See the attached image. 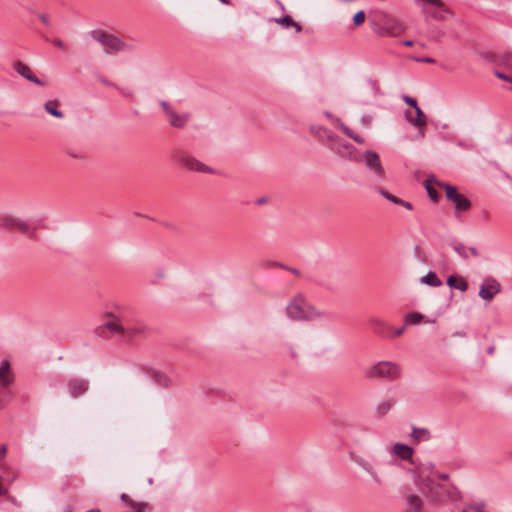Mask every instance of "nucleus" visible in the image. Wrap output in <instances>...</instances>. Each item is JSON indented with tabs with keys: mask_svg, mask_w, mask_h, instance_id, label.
<instances>
[{
	"mask_svg": "<svg viewBox=\"0 0 512 512\" xmlns=\"http://www.w3.org/2000/svg\"><path fill=\"white\" fill-rule=\"evenodd\" d=\"M286 314L290 319L297 321H312L322 316V313L310 305L302 294L296 295L288 302Z\"/></svg>",
	"mask_w": 512,
	"mask_h": 512,
	"instance_id": "obj_1",
	"label": "nucleus"
},
{
	"mask_svg": "<svg viewBox=\"0 0 512 512\" xmlns=\"http://www.w3.org/2000/svg\"><path fill=\"white\" fill-rule=\"evenodd\" d=\"M372 29L381 37H396L405 31V26L397 18L381 12L378 14V23L372 22Z\"/></svg>",
	"mask_w": 512,
	"mask_h": 512,
	"instance_id": "obj_2",
	"label": "nucleus"
},
{
	"mask_svg": "<svg viewBox=\"0 0 512 512\" xmlns=\"http://www.w3.org/2000/svg\"><path fill=\"white\" fill-rule=\"evenodd\" d=\"M435 478L436 477H431V475H426L423 472H420L419 475H413L415 486L432 503H438L442 500L440 490L443 489V485L435 482Z\"/></svg>",
	"mask_w": 512,
	"mask_h": 512,
	"instance_id": "obj_3",
	"label": "nucleus"
},
{
	"mask_svg": "<svg viewBox=\"0 0 512 512\" xmlns=\"http://www.w3.org/2000/svg\"><path fill=\"white\" fill-rule=\"evenodd\" d=\"M366 375L395 380L401 376V367L396 362L379 361L366 371Z\"/></svg>",
	"mask_w": 512,
	"mask_h": 512,
	"instance_id": "obj_4",
	"label": "nucleus"
},
{
	"mask_svg": "<svg viewBox=\"0 0 512 512\" xmlns=\"http://www.w3.org/2000/svg\"><path fill=\"white\" fill-rule=\"evenodd\" d=\"M437 184L444 188L447 199L454 204V214L456 216L467 212L471 208L470 200L465 195L459 193L455 186L440 182Z\"/></svg>",
	"mask_w": 512,
	"mask_h": 512,
	"instance_id": "obj_5",
	"label": "nucleus"
},
{
	"mask_svg": "<svg viewBox=\"0 0 512 512\" xmlns=\"http://www.w3.org/2000/svg\"><path fill=\"white\" fill-rule=\"evenodd\" d=\"M90 35L103 46L107 53H116L124 50L126 47L125 43L120 38L102 30H93L90 32Z\"/></svg>",
	"mask_w": 512,
	"mask_h": 512,
	"instance_id": "obj_6",
	"label": "nucleus"
},
{
	"mask_svg": "<svg viewBox=\"0 0 512 512\" xmlns=\"http://www.w3.org/2000/svg\"><path fill=\"white\" fill-rule=\"evenodd\" d=\"M13 382V374L10 369V363L3 360L0 363V409L4 407V397L10 395L9 385Z\"/></svg>",
	"mask_w": 512,
	"mask_h": 512,
	"instance_id": "obj_7",
	"label": "nucleus"
},
{
	"mask_svg": "<svg viewBox=\"0 0 512 512\" xmlns=\"http://www.w3.org/2000/svg\"><path fill=\"white\" fill-rule=\"evenodd\" d=\"M365 167L378 179H384L385 170L381 164L380 157L375 151H366L363 155Z\"/></svg>",
	"mask_w": 512,
	"mask_h": 512,
	"instance_id": "obj_8",
	"label": "nucleus"
},
{
	"mask_svg": "<svg viewBox=\"0 0 512 512\" xmlns=\"http://www.w3.org/2000/svg\"><path fill=\"white\" fill-rule=\"evenodd\" d=\"M328 147L331 151L335 152L344 159L357 161L355 156V147L350 143L339 139L337 136L336 140L332 141Z\"/></svg>",
	"mask_w": 512,
	"mask_h": 512,
	"instance_id": "obj_9",
	"label": "nucleus"
},
{
	"mask_svg": "<svg viewBox=\"0 0 512 512\" xmlns=\"http://www.w3.org/2000/svg\"><path fill=\"white\" fill-rule=\"evenodd\" d=\"M501 291L500 283L493 277H486L479 290V297L485 301H491Z\"/></svg>",
	"mask_w": 512,
	"mask_h": 512,
	"instance_id": "obj_10",
	"label": "nucleus"
},
{
	"mask_svg": "<svg viewBox=\"0 0 512 512\" xmlns=\"http://www.w3.org/2000/svg\"><path fill=\"white\" fill-rule=\"evenodd\" d=\"M67 390L72 398H78L89 390V381L84 378L72 377L67 381Z\"/></svg>",
	"mask_w": 512,
	"mask_h": 512,
	"instance_id": "obj_11",
	"label": "nucleus"
},
{
	"mask_svg": "<svg viewBox=\"0 0 512 512\" xmlns=\"http://www.w3.org/2000/svg\"><path fill=\"white\" fill-rule=\"evenodd\" d=\"M416 117H413L409 111L405 112V119L408 123L417 129H424L427 124V117L420 107L415 109Z\"/></svg>",
	"mask_w": 512,
	"mask_h": 512,
	"instance_id": "obj_12",
	"label": "nucleus"
},
{
	"mask_svg": "<svg viewBox=\"0 0 512 512\" xmlns=\"http://www.w3.org/2000/svg\"><path fill=\"white\" fill-rule=\"evenodd\" d=\"M180 162L182 163V165H184L186 168H188L190 170L204 172V173H206V172L210 173L212 171L207 165L201 163L200 161H198L197 159H195L189 155L181 156Z\"/></svg>",
	"mask_w": 512,
	"mask_h": 512,
	"instance_id": "obj_13",
	"label": "nucleus"
},
{
	"mask_svg": "<svg viewBox=\"0 0 512 512\" xmlns=\"http://www.w3.org/2000/svg\"><path fill=\"white\" fill-rule=\"evenodd\" d=\"M369 324L372 328V331L381 337L388 336V332L391 330L387 322L379 317H370Z\"/></svg>",
	"mask_w": 512,
	"mask_h": 512,
	"instance_id": "obj_14",
	"label": "nucleus"
},
{
	"mask_svg": "<svg viewBox=\"0 0 512 512\" xmlns=\"http://www.w3.org/2000/svg\"><path fill=\"white\" fill-rule=\"evenodd\" d=\"M14 69L23 78H25V79L29 80L30 82H33L37 85H42V82L40 81V79H38L33 74L31 68L27 64H25L21 61H18L16 63H14Z\"/></svg>",
	"mask_w": 512,
	"mask_h": 512,
	"instance_id": "obj_15",
	"label": "nucleus"
},
{
	"mask_svg": "<svg viewBox=\"0 0 512 512\" xmlns=\"http://www.w3.org/2000/svg\"><path fill=\"white\" fill-rule=\"evenodd\" d=\"M355 462L370 475L375 484L381 485V477L371 462L361 457L355 459Z\"/></svg>",
	"mask_w": 512,
	"mask_h": 512,
	"instance_id": "obj_16",
	"label": "nucleus"
},
{
	"mask_svg": "<svg viewBox=\"0 0 512 512\" xmlns=\"http://www.w3.org/2000/svg\"><path fill=\"white\" fill-rule=\"evenodd\" d=\"M407 512H423L424 501L415 493L406 496Z\"/></svg>",
	"mask_w": 512,
	"mask_h": 512,
	"instance_id": "obj_17",
	"label": "nucleus"
},
{
	"mask_svg": "<svg viewBox=\"0 0 512 512\" xmlns=\"http://www.w3.org/2000/svg\"><path fill=\"white\" fill-rule=\"evenodd\" d=\"M310 131L320 140L325 141L328 146L332 141L336 140V135L323 126H312Z\"/></svg>",
	"mask_w": 512,
	"mask_h": 512,
	"instance_id": "obj_18",
	"label": "nucleus"
},
{
	"mask_svg": "<svg viewBox=\"0 0 512 512\" xmlns=\"http://www.w3.org/2000/svg\"><path fill=\"white\" fill-rule=\"evenodd\" d=\"M392 453L402 460H411L413 449L406 444L396 443L392 447Z\"/></svg>",
	"mask_w": 512,
	"mask_h": 512,
	"instance_id": "obj_19",
	"label": "nucleus"
},
{
	"mask_svg": "<svg viewBox=\"0 0 512 512\" xmlns=\"http://www.w3.org/2000/svg\"><path fill=\"white\" fill-rule=\"evenodd\" d=\"M101 329H108L114 334H124V325L120 322L117 317L112 316L103 325L100 327Z\"/></svg>",
	"mask_w": 512,
	"mask_h": 512,
	"instance_id": "obj_20",
	"label": "nucleus"
},
{
	"mask_svg": "<svg viewBox=\"0 0 512 512\" xmlns=\"http://www.w3.org/2000/svg\"><path fill=\"white\" fill-rule=\"evenodd\" d=\"M440 492L442 494V500L444 498H446L450 501H453V502H457V501L461 500V493L458 490V488L454 485H449L446 487L443 486V489H441Z\"/></svg>",
	"mask_w": 512,
	"mask_h": 512,
	"instance_id": "obj_21",
	"label": "nucleus"
},
{
	"mask_svg": "<svg viewBox=\"0 0 512 512\" xmlns=\"http://www.w3.org/2000/svg\"><path fill=\"white\" fill-rule=\"evenodd\" d=\"M167 119L171 126H173L175 128H183L188 121V115H186V114L180 115L175 110H173L167 116Z\"/></svg>",
	"mask_w": 512,
	"mask_h": 512,
	"instance_id": "obj_22",
	"label": "nucleus"
},
{
	"mask_svg": "<svg viewBox=\"0 0 512 512\" xmlns=\"http://www.w3.org/2000/svg\"><path fill=\"white\" fill-rule=\"evenodd\" d=\"M146 327L142 323H136L133 325H124V334L128 338H133L137 335L144 333Z\"/></svg>",
	"mask_w": 512,
	"mask_h": 512,
	"instance_id": "obj_23",
	"label": "nucleus"
},
{
	"mask_svg": "<svg viewBox=\"0 0 512 512\" xmlns=\"http://www.w3.org/2000/svg\"><path fill=\"white\" fill-rule=\"evenodd\" d=\"M274 21L280 25H283L285 27H293L295 31L298 33L301 31L302 27L299 23L295 22L291 16L285 15L280 18H275Z\"/></svg>",
	"mask_w": 512,
	"mask_h": 512,
	"instance_id": "obj_24",
	"label": "nucleus"
},
{
	"mask_svg": "<svg viewBox=\"0 0 512 512\" xmlns=\"http://www.w3.org/2000/svg\"><path fill=\"white\" fill-rule=\"evenodd\" d=\"M44 108L46 110L47 113H49L50 115L56 117V118H63L64 117V114L62 111L58 110V102L55 101V100H50V101H47L45 104H44Z\"/></svg>",
	"mask_w": 512,
	"mask_h": 512,
	"instance_id": "obj_25",
	"label": "nucleus"
},
{
	"mask_svg": "<svg viewBox=\"0 0 512 512\" xmlns=\"http://www.w3.org/2000/svg\"><path fill=\"white\" fill-rule=\"evenodd\" d=\"M420 472H423L426 475H431V477H436L437 473L435 466L432 463L420 464L415 468L413 475H419Z\"/></svg>",
	"mask_w": 512,
	"mask_h": 512,
	"instance_id": "obj_26",
	"label": "nucleus"
},
{
	"mask_svg": "<svg viewBox=\"0 0 512 512\" xmlns=\"http://www.w3.org/2000/svg\"><path fill=\"white\" fill-rule=\"evenodd\" d=\"M339 128L351 139H353L358 144H364L365 140L362 136L355 133L353 130H351L348 126L343 124L342 122L338 121Z\"/></svg>",
	"mask_w": 512,
	"mask_h": 512,
	"instance_id": "obj_27",
	"label": "nucleus"
},
{
	"mask_svg": "<svg viewBox=\"0 0 512 512\" xmlns=\"http://www.w3.org/2000/svg\"><path fill=\"white\" fill-rule=\"evenodd\" d=\"M421 281L432 287H439L442 284V281L434 272H428L424 277H422Z\"/></svg>",
	"mask_w": 512,
	"mask_h": 512,
	"instance_id": "obj_28",
	"label": "nucleus"
},
{
	"mask_svg": "<svg viewBox=\"0 0 512 512\" xmlns=\"http://www.w3.org/2000/svg\"><path fill=\"white\" fill-rule=\"evenodd\" d=\"M394 406V401L391 399H386L380 402L376 407V413L379 416H384L387 414L391 408Z\"/></svg>",
	"mask_w": 512,
	"mask_h": 512,
	"instance_id": "obj_29",
	"label": "nucleus"
},
{
	"mask_svg": "<svg viewBox=\"0 0 512 512\" xmlns=\"http://www.w3.org/2000/svg\"><path fill=\"white\" fill-rule=\"evenodd\" d=\"M17 217L5 215L0 217V228L1 229H15Z\"/></svg>",
	"mask_w": 512,
	"mask_h": 512,
	"instance_id": "obj_30",
	"label": "nucleus"
},
{
	"mask_svg": "<svg viewBox=\"0 0 512 512\" xmlns=\"http://www.w3.org/2000/svg\"><path fill=\"white\" fill-rule=\"evenodd\" d=\"M424 316L421 313L413 312L409 313L404 318L405 326L415 325L423 320Z\"/></svg>",
	"mask_w": 512,
	"mask_h": 512,
	"instance_id": "obj_31",
	"label": "nucleus"
},
{
	"mask_svg": "<svg viewBox=\"0 0 512 512\" xmlns=\"http://www.w3.org/2000/svg\"><path fill=\"white\" fill-rule=\"evenodd\" d=\"M412 437L417 441H427L430 439V433L425 428H414Z\"/></svg>",
	"mask_w": 512,
	"mask_h": 512,
	"instance_id": "obj_32",
	"label": "nucleus"
},
{
	"mask_svg": "<svg viewBox=\"0 0 512 512\" xmlns=\"http://www.w3.org/2000/svg\"><path fill=\"white\" fill-rule=\"evenodd\" d=\"M153 378L155 382L162 387H169L172 384L171 379L164 373L156 372Z\"/></svg>",
	"mask_w": 512,
	"mask_h": 512,
	"instance_id": "obj_33",
	"label": "nucleus"
},
{
	"mask_svg": "<svg viewBox=\"0 0 512 512\" xmlns=\"http://www.w3.org/2000/svg\"><path fill=\"white\" fill-rule=\"evenodd\" d=\"M7 455V445L0 444V472L9 471L10 467L7 463L3 462L4 458Z\"/></svg>",
	"mask_w": 512,
	"mask_h": 512,
	"instance_id": "obj_34",
	"label": "nucleus"
},
{
	"mask_svg": "<svg viewBox=\"0 0 512 512\" xmlns=\"http://www.w3.org/2000/svg\"><path fill=\"white\" fill-rule=\"evenodd\" d=\"M15 229H18L20 232L24 234H29L31 232L29 224L20 218H17L16 220Z\"/></svg>",
	"mask_w": 512,
	"mask_h": 512,
	"instance_id": "obj_35",
	"label": "nucleus"
},
{
	"mask_svg": "<svg viewBox=\"0 0 512 512\" xmlns=\"http://www.w3.org/2000/svg\"><path fill=\"white\" fill-rule=\"evenodd\" d=\"M453 249L456 253H458L461 257L463 258H468L469 257V254H468V247H466L464 244L462 243H455L453 245Z\"/></svg>",
	"mask_w": 512,
	"mask_h": 512,
	"instance_id": "obj_36",
	"label": "nucleus"
},
{
	"mask_svg": "<svg viewBox=\"0 0 512 512\" xmlns=\"http://www.w3.org/2000/svg\"><path fill=\"white\" fill-rule=\"evenodd\" d=\"M379 193L387 200L391 201L392 203L398 205V203H401V199L397 196L392 195L388 191L384 189H378Z\"/></svg>",
	"mask_w": 512,
	"mask_h": 512,
	"instance_id": "obj_37",
	"label": "nucleus"
},
{
	"mask_svg": "<svg viewBox=\"0 0 512 512\" xmlns=\"http://www.w3.org/2000/svg\"><path fill=\"white\" fill-rule=\"evenodd\" d=\"M431 180L430 179H427L426 180V190L430 196V198L434 201H436L438 199V193L437 191L431 186Z\"/></svg>",
	"mask_w": 512,
	"mask_h": 512,
	"instance_id": "obj_38",
	"label": "nucleus"
},
{
	"mask_svg": "<svg viewBox=\"0 0 512 512\" xmlns=\"http://www.w3.org/2000/svg\"><path fill=\"white\" fill-rule=\"evenodd\" d=\"M365 20L364 11H358L353 17V23L356 27L360 26Z\"/></svg>",
	"mask_w": 512,
	"mask_h": 512,
	"instance_id": "obj_39",
	"label": "nucleus"
},
{
	"mask_svg": "<svg viewBox=\"0 0 512 512\" xmlns=\"http://www.w3.org/2000/svg\"><path fill=\"white\" fill-rule=\"evenodd\" d=\"M455 288L464 292L467 290L468 288V283L465 279L463 278H460V279H457L456 280V284H455Z\"/></svg>",
	"mask_w": 512,
	"mask_h": 512,
	"instance_id": "obj_40",
	"label": "nucleus"
},
{
	"mask_svg": "<svg viewBox=\"0 0 512 512\" xmlns=\"http://www.w3.org/2000/svg\"><path fill=\"white\" fill-rule=\"evenodd\" d=\"M402 100L408 104L409 106L413 107L414 109H416V107H419L418 104H417V101L410 97V96H407V95H403L402 96Z\"/></svg>",
	"mask_w": 512,
	"mask_h": 512,
	"instance_id": "obj_41",
	"label": "nucleus"
},
{
	"mask_svg": "<svg viewBox=\"0 0 512 512\" xmlns=\"http://www.w3.org/2000/svg\"><path fill=\"white\" fill-rule=\"evenodd\" d=\"M160 105L166 115V117L172 112L174 109L170 106V104L166 101H161Z\"/></svg>",
	"mask_w": 512,
	"mask_h": 512,
	"instance_id": "obj_42",
	"label": "nucleus"
},
{
	"mask_svg": "<svg viewBox=\"0 0 512 512\" xmlns=\"http://www.w3.org/2000/svg\"><path fill=\"white\" fill-rule=\"evenodd\" d=\"M423 12L426 14H429L432 18L436 20H444V16L437 12H430L428 9L424 8Z\"/></svg>",
	"mask_w": 512,
	"mask_h": 512,
	"instance_id": "obj_43",
	"label": "nucleus"
},
{
	"mask_svg": "<svg viewBox=\"0 0 512 512\" xmlns=\"http://www.w3.org/2000/svg\"><path fill=\"white\" fill-rule=\"evenodd\" d=\"M405 328H406V326L404 325L403 327L394 330L393 337H400L404 333Z\"/></svg>",
	"mask_w": 512,
	"mask_h": 512,
	"instance_id": "obj_44",
	"label": "nucleus"
},
{
	"mask_svg": "<svg viewBox=\"0 0 512 512\" xmlns=\"http://www.w3.org/2000/svg\"><path fill=\"white\" fill-rule=\"evenodd\" d=\"M120 92L126 96V97H132L133 96V91L130 90V89H126V88H119Z\"/></svg>",
	"mask_w": 512,
	"mask_h": 512,
	"instance_id": "obj_45",
	"label": "nucleus"
},
{
	"mask_svg": "<svg viewBox=\"0 0 512 512\" xmlns=\"http://www.w3.org/2000/svg\"><path fill=\"white\" fill-rule=\"evenodd\" d=\"M53 44H54L55 46H57L58 48H60V49H62V50H65V44H64V42H63L61 39H55V40L53 41Z\"/></svg>",
	"mask_w": 512,
	"mask_h": 512,
	"instance_id": "obj_46",
	"label": "nucleus"
},
{
	"mask_svg": "<svg viewBox=\"0 0 512 512\" xmlns=\"http://www.w3.org/2000/svg\"><path fill=\"white\" fill-rule=\"evenodd\" d=\"M39 19L45 24V25H49L50 24V20H49V17L47 14H40L39 15Z\"/></svg>",
	"mask_w": 512,
	"mask_h": 512,
	"instance_id": "obj_47",
	"label": "nucleus"
},
{
	"mask_svg": "<svg viewBox=\"0 0 512 512\" xmlns=\"http://www.w3.org/2000/svg\"><path fill=\"white\" fill-rule=\"evenodd\" d=\"M456 277L454 276H449L448 280H447V284L452 287V288H455V284H456Z\"/></svg>",
	"mask_w": 512,
	"mask_h": 512,
	"instance_id": "obj_48",
	"label": "nucleus"
},
{
	"mask_svg": "<svg viewBox=\"0 0 512 512\" xmlns=\"http://www.w3.org/2000/svg\"><path fill=\"white\" fill-rule=\"evenodd\" d=\"M398 205H401L403 207H405L406 209L408 210H412V204L410 202H407V201H404L401 199V203H398Z\"/></svg>",
	"mask_w": 512,
	"mask_h": 512,
	"instance_id": "obj_49",
	"label": "nucleus"
},
{
	"mask_svg": "<svg viewBox=\"0 0 512 512\" xmlns=\"http://www.w3.org/2000/svg\"><path fill=\"white\" fill-rule=\"evenodd\" d=\"M495 75H496L497 78L502 79V80H506V81H510L511 80L507 75H505V74H503L501 72H498V71L495 73Z\"/></svg>",
	"mask_w": 512,
	"mask_h": 512,
	"instance_id": "obj_50",
	"label": "nucleus"
},
{
	"mask_svg": "<svg viewBox=\"0 0 512 512\" xmlns=\"http://www.w3.org/2000/svg\"><path fill=\"white\" fill-rule=\"evenodd\" d=\"M468 254H469V255H472V256H474V257H477V256H478V251H477V249H476V248H474V247H470V248H468Z\"/></svg>",
	"mask_w": 512,
	"mask_h": 512,
	"instance_id": "obj_51",
	"label": "nucleus"
},
{
	"mask_svg": "<svg viewBox=\"0 0 512 512\" xmlns=\"http://www.w3.org/2000/svg\"><path fill=\"white\" fill-rule=\"evenodd\" d=\"M436 478H439V479H442V480H448L449 479V475L448 474H445V473H436Z\"/></svg>",
	"mask_w": 512,
	"mask_h": 512,
	"instance_id": "obj_52",
	"label": "nucleus"
},
{
	"mask_svg": "<svg viewBox=\"0 0 512 512\" xmlns=\"http://www.w3.org/2000/svg\"><path fill=\"white\" fill-rule=\"evenodd\" d=\"M7 492H8V491H7V489H6V488H4V487L2 486V484L0 483V497H1V496L6 495V494H7Z\"/></svg>",
	"mask_w": 512,
	"mask_h": 512,
	"instance_id": "obj_53",
	"label": "nucleus"
},
{
	"mask_svg": "<svg viewBox=\"0 0 512 512\" xmlns=\"http://www.w3.org/2000/svg\"><path fill=\"white\" fill-rule=\"evenodd\" d=\"M421 61H423V62H425V63H434V62H435V60H434V59L429 58V57H427V58H423V59H421Z\"/></svg>",
	"mask_w": 512,
	"mask_h": 512,
	"instance_id": "obj_54",
	"label": "nucleus"
},
{
	"mask_svg": "<svg viewBox=\"0 0 512 512\" xmlns=\"http://www.w3.org/2000/svg\"><path fill=\"white\" fill-rule=\"evenodd\" d=\"M483 509H484V505H477L476 507H474V510L476 512H483Z\"/></svg>",
	"mask_w": 512,
	"mask_h": 512,
	"instance_id": "obj_55",
	"label": "nucleus"
},
{
	"mask_svg": "<svg viewBox=\"0 0 512 512\" xmlns=\"http://www.w3.org/2000/svg\"><path fill=\"white\" fill-rule=\"evenodd\" d=\"M403 44H404L405 46L410 47V46H412V45H413V41H411V40H405V41H403Z\"/></svg>",
	"mask_w": 512,
	"mask_h": 512,
	"instance_id": "obj_56",
	"label": "nucleus"
},
{
	"mask_svg": "<svg viewBox=\"0 0 512 512\" xmlns=\"http://www.w3.org/2000/svg\"><path fill=\"white\" fill-rule=\"evenodd\" d=\"M121 500L122 501H128V496L126 494H122L121 495Z\"/></svg>",
	"mask_w": 512,
	"mask_h": 512,
	"instance_id": "obj_57",
	"label": "nucleus"
},
{
	"mask_svg": "<svg viewBox=\"0 0 512 512\" xmlns=\"http://www.w3.org/2000/svg\"><path fill=\"white\" fill-rule=\"evenodd\" d=\"M87 512H100V510H99V509H97V508H95V509H91V510H89V511H87Z\"/></svg>",
	"mask_w": 512,
	"mask_h": 512,
	"instance_id": "obj_58",
	"label": "nucleus"
},
{
	"mask_svg": "<svg viewBox=\"0 0 512 512\" xmlns=\"http://www.w3.org/2000/svg\"><path fill=\"white\" fill-rule=\"evenodd\" d=\"M279 4V8H281L282 10H284V6L282 5V3L278 2Z\"/></svg>",
	"mask_w": 512,
	"mask_h": 512,
	"instance_id": "obj_59",
	"label": "nucleus"
},
{
	"mask_svg": "<svg viewBox=\"0 0 512 512\" xmlns=\"http://www.w3.org/2000/svg\"><path fill=\"white\" fill-rule=\"evenodd\" d=\"M493 350H494V348H493V347H490V348L488 349V352H489V353H492V352H493Z\"/></svg>",
	"mask_w": 512,
	"mask_h": 512,
	"instance_id": "obj_60",
	"label": "nucleus"
},
{
	"mask_svg": "<svg viewBox=\"0 0 512 512\" xmlns=\"http://www.w3.org/2000/svg\"><path fill=\"white\" fill-rule=\"evenodd\" d=\"M220 2L224 3V4H227L228 1L227 0H219Z\"/></svg>",
	"mask_w": 512,
	"mask_h": 512,
	"instance_id": "obj_61",
	"label": "nucleus"
},
{
	"mask_svg": "<svg viewBox=\"0 0 512 512\" xmlns=\"http://www.w3.org/2000/svg\"><path fill=\"white\" fill-rule=\"evenodd\" d=\"M464 512H466V511H464Z\"/></svg>",
	"mask_w": 512,
	"mask_h": 512,
	"instance_id": "obj_62",
	"label": "nucleus"
}]
</instances>
